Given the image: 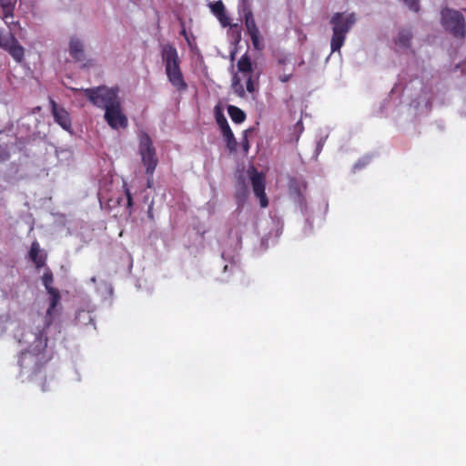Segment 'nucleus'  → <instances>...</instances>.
<instances>
[{
  "label": "nucleus",
  "instance_id": "nucleus-1",
  "mask_svg": "<svg viewBox=\"0 0 466 466\" xmlns=\"http://www.w3.org/2000/svg\"><path fill=\"white\" fill-rule=\"evenodd\" d=\"M42 282L49 295V306L45 317L37 316L34 319L33 325L25 327L17 334L18 343L26 348L22 350L18 359V364L22 370L28 369L30 376L41 371L42 368L50 360L51 356L46 352L47 336L46 330L53 321V314L60 302V292L54 288V276L47 268L43 277Z\"/></svg>",
  "mask_w": 466,
  "mask_h": 466
},
{
  "label": "nucleus",
  "instance_id": "nucleus-2",
  "mask_svg": "<svg viewBox=\"0 0 466 466\" xmlns=\"http://www.w3.org/2000/svg\"><path fill=\"white\" fill-rule=\"evenodd\" d=\"M161 57L165 65L167 77L171 86L177 92L186 91L187 89V84L180 69V59L177 48L170 44L162 46Z\"/></svg>",
  "mask_w": 466,
  "mask_h": 466
},
{
  "label": "nucleus",
  "instance_id": "nucleus-3",
  "mask_svg": "<svg viewBox=\"0 0 466 466\" xmlns=\"http://www.w3.org/2000/svg\"><path fill=\"white\" fill-rule=\"evenodd\" d=\"M356 23L355 14L345 15L344 13H335L330 19L332 25V37L330 41L331 52L339 51L344 45L346 35Z\"/></svg>",
  "mask_w": 466,
  "mask_h": 466
},
{
  "label": "nucleus",
  "instance_id": "nucleus-4",
  "mask_svg": "<svg viewBox=\"0 0 466 466\" xmlns=\"http://www.w3.org/2000/svg\"><path fill=\"white\" fill-rule=\"evenodd\" d=\"M85 96L96 107L106 109L120 100L118 88L105 86L83 89Z\"/></svg>",
  "mask_w": 466,
  "mask_h": 466
},
{
  "label": "nucleus",
  "instance_id": "nucleus-5",
  "mask_svg": "<svg viewBox=\"0 0 466 466\" xmlns=\"http://www.w3.org/2000/svg\"><path fill=\"white\" fill-rule=\"evenodd\" d=\"M139 152L147 175V187L150 188L153 186V174L157 166L158 159L156 157V148L153 146L152 140L147 133H142L139 137Z\"/></svg>",
  "mask_w": 466,
  "mask_h": 466
},
{
  "label": "nucleus",
  "instance_id": "nucleus-6",
  "mask_svg": "<svg viewBox=\"0 0 466 466\" xmlns=\"http://www.w3.org/2000/svg\"><path fill=\"white\" fill-rule=\"evenodd\" d=\"M441 25L454 37L463 38L465 36V20L460 11L444 8L441 11Z\"/></svg>",
  "mask_w": 466,
  "mask_h": 466
},
{
  "label": "nucleus",
  "instance_id": "nucleus-7",
  "mask_svg": "<svg viewBox=\"0 0 466 466\" xmlns=\"http://www.w3.org/2000/svg\"><path fill=\"white\" fill-rule=\"evenodd\" d=\"M242 11L244 14L245 27L250 37L252 46L256 50L261 51L265 44L259 28L257 25L253 12L249 5H244Z\"/></svg>",
  "mask_w": 466,
  "mask_h": 466
},
{
  "label": "nucleus",
  "instance_id": "nucleus-8",
  "mask_svg": "<svg viewBox=\"0 0 466 466\" xmlns=\"http://www.w3.org/2000/svg\"><path fill=\"white\" fill-rule=\"evenodd\" d=\"M0 47L6 51L17 63L23 60L25 49L10 31L0 33Z\"/></svg>",
  "mask_w": 466,
  "mask_h": 466
},
{
  "label": "nucleus",
  "instance_id": "nucleus-9",
  "mask_svg": "<svg viewBox=\"0 0 466 466\" xmlns=\"http://www.w3.org/2000/svg\"><path fill=\"white\" fill-rule=\"evenodd\" d=\"M104 118L113 129L126 128L128 125L127 117L122 111L120 100L105 109Z\"/></svg>",
  "mask_w": 466,
  "mask_h": 466
},
{
  "label": "nucleus",
  "instance_id": "nucleus-10",
  "mask_svg": "<svg viewBox=\"0 0 466 466\" xmlns=\"http://www.w3.org/2000/svg\"><path fill=\"white\" fill-rule=\"evenodd\" d=\"M251 186L255 196L259 199L261 208H267L268 199L265 193V177L262 173L255 171L250 177Z\"/></svg>",
  "mask_w": 466,
  "mask_h": 466
},
{
  "label": "nucleus",
  "instance_id": "nucleus-11",
  "mask_svg": "<svg viewBox=\"0 0 466 466\" xmlns=\"http://www.w3.org/2000/svg\"><path fill=\"white\" fill-rule=\"evenodd\" d=\"M69 55L70 56L78 63H82L84 67L89 66L92 65V61L87 59L86 55L85 53V46L83 42L76 38L72 37L69 43Z\"/></svg>",
  "mask_w": 466,
  "mask_h": 466
},
{
  "label": "nucleus",
  "instance_id": "nucleus-12",
  "mask_svg": "<svg viewBox=\"0 0 466 466\" xmlns=\"http://www.w3.org/2000/svg\"><path fill=\"white\" fill-rule=\"evenodd\" d=\"M52 114L56 123L63 129L69 130L71 128V118L69 113L62 106H58L56 101L49 98Z\"/></svg>",
  "mask_w": 466,
  "mask_h": 466
},
{
  "label": "nucleus",
  "instance_id": "nucleus-13",
  "mask_svg": "<svg viewBox=\"0 0 466 466\" xmlns=\"http://www.w3.org/2000/svg\"><path fill=\"white\" fill-rule=\"evenodd\" d=\"M211 13L217 17V19L219 21L220 25L223 27L230 26L238 28V24L231 25L230 24V18L227 15L225 5L222 2V0H218L213 3H209L208 5Z\"/></svg>",
  "mask_w": 466,
  "mask_h": 466
},
{
  "label": "nucleus",
  "instance_id": "nucleus-14",
  "mask_svg": "<svg viewBox=\"0 0 466 466\" xmlns=\"http://www.w3.org/2000/svg\"><path fill=\"white\" fill-rule=\"evenodd\" d=\"M15 3L16 0H0V7L2 8V18L7 25L14 24L12 21H9L8 19L14 17V9Z\"/></svg>",
  "mask_w": 466,
  "mask_h": 466
},
{
  "label": "nucleus",
  "instance_id": "nucleus-15",
  "mask_svg": "<svg viewBox=\"0 0 466 466\" xmlns=\"http://www.w3.org/2000/svg\"><path fill=\"white\" fill-rule=\"evenodd\" d=\"M289 193L295 196L299 201L303 199V190L306 188V183L292 177L289 183Z\"/></svg>",
  "mask_w": 466,
  "mask_h": 466
},
{
  "label": "nucleus",
  "instance_id": "nucleus-16",
  "mask_svg": "<svg viewBox=\"0 0 466 466\" xmlns=\"http://www.w3.org/2000/svg\"><path fill=\"white\" fill-rule=\"evenodd\" d=\"M29 257L37 268L45 265V258L41 254L40 247L37 242L32 243Z\"/></svg>",
  "mask_w": 466,
  "mask_h": 466
},
{
  "label": "nucleus",
  "instance_id": "nucleus-17",
  "mask_svg": "<svg viewBox=\"0 0 466 466\" xmlns=\"http://www.w3.org/2000/svg\"><path fill=\"white\" fill-rule=\"evenodd\" d=\"M228 113L231 120L236 124H240L246 119L245 112L236 106L229 105L228 106Z\"/></svg>",
  "mask_w": 466,
  "mask_h": 466
},
{
  "label": "nucleus",
  "instance_id": "nucleus-18",
  "mask_svg": "<svg viewBox=\"0 0 466 466\" xmlns=\"http://www.w3.org/2000/svg\"><path fill=\"white\" fill-rule=\"evenodd\" d=\"M237 66L239 72L243 74H248V76H251V73L253 71L252 64L250 58L247 55H243L239 58Z\"/></svg>",
  "mask_w": 466,
  "mask_h": 466
},
{
  "label": "nucleus",
  "instance_id": "nucleus-19",
  "mask_svg": "<svg viewBox=\"0 0 466 466\" xmlns=\"http://www.w3.org/2000/svg\"><path fill=\"white\" fill-rule=\"evenodd\" d=\"M215 118L222 133L226 132V130L231 129L224 113L219 108V106L215 107Z\"/></svg>",
  "mask_w": 466,
  "mask_h": 466
},
{
  "label": "nucleus",
  "instance_id": "nucleus-20",
  "mask_svg": "<svg viewBox=\"0 0 466 466\" xmlns=\"http://www.w3.org/2000/svg\"><path fill=\"white\" fill-rule=\"evenodd\" d=\"M411 38H412L411 32L410 30L403 29V30L400 31L396 43L400 46L409 47L410 45Z\"/></svg>",
  "mask_w": 466,
  "mask_h": 466
},
{
  "label": "nucleus",
  "instance_id": "nucleus-21",
  "mask_svg": "<svg viewBox=\"0 0 466 466\" xmlns=\"http://www.w3.org/2000/svg\"><path fill=\"white\" fill-rule=\"evenodd\" d=\"M224 139L227 144V147L230 152L236 151L237 149V140L234 137V134L231 129L226 130V132L222 133Z\"/></svg>",
  "mask_w": 466,
  "mask_h": 466
},
{
  "label": "nucleus",
  "instance_id": "nucleus-22",
  "mask_svg": "<svg viewBox=\"0 0 466 466\" xmlns=\"http://www.w3.org/2000/svg\"><path fill=\"white\" fill-rule=\"evenodd\" d=\"M405 5L413 12H419L420 10V0H402Z\"/></svg>",
  "mask_w": 466,
  "mask_h": 466
},
{
  "label": "nucleus",
  "instance_id": "nucleus-23",
  "mask_svg": "<svg viewBox=\"0 0 466 466\" xmlns=\"http://www.w3.org/2000/svg\"><path fill=\"white\" fill-rule=\"evenodd\" d=\"M233 88L236 92V94L240 96V97H244L245 96V90H244V87L243 86L240 84L239 80L237 79L234 81L233 83Z\"/></svg>",
  "mask_w": 466,
  "mask_h": 466
},
{
  "label": "nucleus",
  "instance_id": "nucleus-24",
  "mask_svg": "<svg viewBox=\"0 0 466 466\" xmlns=\"http://www.w3.org/2000/svg\"><path fill=\"white\" fill-rule=\"evenodd\" d=\"M246 87H247V91L249 93H253L255 91V85H254L251 76H248V79L246 82Z\"/></svg>",
  "mask_w": 466,
  "mask_h": 466
},
{
  "label": "nucleus",
  "instance_id": "nucleus-25",
  "mask_svg": "<svg viewBox=\"0 0 466 466\" xmlns=\"http://www.w3.org/2000/svg\"><path fill=\"white\" fill-rule=\"evenodd\" d=\"M241 146H242L243 151L247 154L249 149V142L246 136L244 137V138L241 141Z\"/></svg>",
  "mask_w": 466,
  "mask_h": 466
},
{
  "label": "nucleus",
  "instance_id": "nucleus-26",
  "mask_svg": "<svg viewBox=\"0 0 466 466\" xmlns=\"http://www.w3.org/2000/svg\"><path fill=\"white\" fill-rule=\"evenodd\" d=\"M291 76H292V74H287V75L285 74V75H281V76H279V80H280L281 82L286 83V82L289 81V79L291 78Z\"/></svg>",
  "mask_w": 466,
  "mask_h": 466
},
{
  "label": "nucleus",
  "instance_id": "nucleus-27",
  "mask_svg": "<svg viewBox=\"0 0 466 466\" xmlns=\"http://www.w3.org/2000/svg\"><path fill=\"white\" fill-rule=\"evenodd\" d=\"M367 163H368V160H366V159L360 160V161H358V162L355 164L354 167H355V168H361V167H363Z\"/></svg>",
  "mask_w": 466,
  "mask_h": 466
},
{
  "label": "nucleus",
  "instance_id": "nucleus-28",
  "mask_svg": "<svg viewBox=\"0 0 466 466\" xmlns=\"http://www.w3.org/2000/svg\"><path fill=\"white\" fill-rule=\"evenodd\" d=\"M126 195H127V205L130 207V206H132V196H131L129 189L126 190Z\"/></svg>",
  "mask_w": 466,
  "mask_h": 466
},
{
  "label": "nucleus",
  "instance_id": "nucleus-29",
  "mask_svg": "<svg viewBox=\"0 0 466 466\" xmlns=\"http://www.w3.org/2000/svg\"><path fill=\"white\" fill-rule=\"evenodd\" d=\"M181 35H184L187 38V33H186L185 27L182 28Z\"/></svg>",
  "mask_w": 466,
  "mask_h": 466
},
{
  "label": "nucleus",
  "instance_id": "nucleus-30",
  "mask_svg": "<svg viewBox=\"0 0 466 466\" xmlns=\"http://www.w3.org/2000/svg\"><path fill=\"white\" fill-rule=\"evenodd\" d=\"M241 2H242V7H243L244 5H249L248 4V0H241Z\"/></svg>",
  "mask_w": 466,
  "mask_h": 466
},
{
  "label": "nucleus",
  "instance_id": "nucleus-31",
  "mask_svg": "<svg viewBox=\"0 0 466 466\" xmlns=\"http://www.w3.org/2000/svg\"><path fill=\"white\" fill-rule=\"evenodd\" d=\"M246 194H247V188L244 187V188H243V197H246Z\"/></svg>",
  "mask_w": 466,
  "mask_h": 466
},
{
  "label": "nucleus",
  "instance_id": "nucleus-32",
  "mask_svg": "<svg viewBox=\"0 0 466 466\" xmlns=\"http://www.w3.org/2000/svg\"><path fill=\"white\" fill-rule=\"evenodd\" d=\"M237 39H238V40H239V39H240V32H239V31H238Z\"/></svg>",
  "mask_w": 466,
  "mask_h": 466
}]
</instances>
